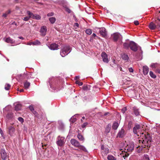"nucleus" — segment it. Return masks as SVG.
I'll return each instance as SVG.
<instances>
[{"mask_svg":"<svg viewBox=\"0 0 160 160\" xmlns=\"http://www.w3.org/2000/svg\"><path fill=\"white\" fill-rule=\"evenodd\" d=\"M13 117V114L11 112L8 113L7 115V117L9 118H12Z\"/></svg>","mask_w":160,"mask_h":160,"instance_id":"obj_41","label":"nucleus"},{"mask_svg":"<svg viewBox=\"0 0 160 160\" xmlns=\"http://www.w3.org/2000/svg\"><path fill=\"white\" fill-rule=\"evenodd\" d=\"M9 134L11 136H12L15 132V129L12 126H9L8 128Z\"/></svg>","mask_w":160,"mask_h":160,"instance_id":"obj_13","label":"nucleus"},{"mask_svg":"<svg viewBox=\"0 0 160 160\" xmlns=\"http://www.w3.org/2000/svg\"><path fill=\"white\" fill-rule=\"evenodd\" d=\"M72 50V48L68 45H65L61 49L60 54L62 57H64L69 53Z\"/></svg>","mask_w":160,"mask_h":160,"instance_id":"obj_4","label":"nucleus"},{"mask_svg":"<svg viewBox=\"0 0 160 160\" xmlns=\"http://www.w3.org/2000/svg\"><path fill=\"white\" fill-rule=\"evenodd\" d=\"M30 18H31V17H30V15H29V17H24L23 18H22V19L24 21H28Z\"/></svg>","mask_w":160,"mask_h":160,"instance_id":"obj_39","label":"nucleus"},{"mask_svg":"<svg viewBox=\"0 0 160 160\" xmlns=\"http://www.w3.org/2000/svg\"><path fill=\"white\" fill-rule=\"evenodd\" d=\"M11 11L10 10H8V11H7L5 13L6 14H7V15L9 14L11 12Z\"/></svg>","mask_w":160,"mask_h":160,"instance_id":"obj_59","label":"nucleus"},{"mask_svg":"<svg viewBox=\"0 0 160 160\" xmlns=\"http://www.w3.org/2000/svg\"><path fill=\"white\" fill-rule=\"evenodd\" d=\"M57 140L56 143L58 146L62 147L64 145L66 141L64 137L58 136L57 138Z\"/></svg>","mask_w":160,"mask_h":160,"instance_id":"obj_5","label":"nucleus"},{"mask_svg":"<svg viewBox=\"0 0 160 160\" xmlns=\"http://www.w3.org/2000/svg\"><path fill=\"white\" fill-rule=\"evenodd\" d=\"M75 83L78 84L79 86H82L83 84L82 82H81L78 80H76L75 82Z\"/></svg>","mask_w":160,"mask_h":160,"instance_id":"obj_40","label":"nucleus"},{"mask_svg":"<svg viewBox=\"0 0 160 160\" xmlns=\"http://www.w3.org/2000/svg\"><path fill=\"white\" fill-rule=\"evenodd\" d=\"M29 109L31 110V112H32V111H33V110H34V108H33V107L32 106H30L29 107Z\"/></svg>","mask_w":160,"mask_h":160,"instance_id":"obj_49","label":"nucleus"},{"mask_svg":"<svg viewBox=\"0 0 160 160\" xmlns=\"http://www.w3.org/2000/svg\"><path fill=\"white\" fill-rule=\"evenodd\" d=\"M49 20L52 24H53L56 20L55 18L53 17L50 18Z\"/></svg>","mask_w":160,"mask_h":160,"instance_id":"obj_30","label":"nucleus"},{"mask_svg":"<svg viewBox=\"0 0 160 160\" xmlns=\"http://www.w3.org/2000/svg\"><path fill=\"white\" fill-rule=\"evenodd\" d=\"M138 147H140V148L139 149H140V148H141V150H139V151L138 152H140L141 151H142V148H142V147H141V145H140V147H139V145H138V146L137 147V148H138Z\"/></svg>","mask_w":160,"mask_h":160,"instance_id":"obj_57","label":"nucleus"},{"mask_svg":"<svg viewBox=\"0 0 160 160\" xmlns=\"http://www.w3.org/2000/svg\"><path fill=\"white\" fill-rule=\"evenodd\" d=\"M134 148V144L133 143H131L127 145L125 148V151H122V153L121 154L122 156L124 158L127 157L129 153L128 152H131L133 150Z\"/></svg>","mask_w":160,"mask_h":160,"instance_id":"obj_3","label":"nucleus"},{"mask_svg":"<svg viewBox=\"0 0 160 160\" xmlns=\"http://www.w3.org/2000/svg\"><path fill=\"white\" fill-rule=\"evenodd\" d=\"M101 152L103 156H105L108 153L109 149L107 148H105L104 145L101 146Z\"/></svg>","mask_w":160,"mask_h":160,"instance_id":"obj_9","label":"nucleus"},{"mask_svg":"<svg viewBox=\"0 0 160 160\" xmlns=\"http://www.w3.org/2000/svg\"><path fill=\"white\" fill-rule=\"evenodd\" d=\"M33 42V45H39L41 44V42L38 40H36Z\"/></svg>","mask_w":160,"mask_h":160,"instance_id":"obj_31","label":"nucleus"},{"mask_svg":"<svg viewBox=\"0 0 160 160\" xmlns=\"http://www.w3.org/2000/svg\"><path fill=\"white\" fill-rule=\"evenodd\" d=\"M11 87V85L9 84H7L5 86V89L7 90H9Z\"/></svg>","mask_w":160,"mask_h":160,"instance_id":"obj_37","label":"nucleus"},{"mask_svg":"<svg viewBox=\"0 0 160 160\" xmlns=\"http://www.w3.org/2000/svg\"><path fill=\"white\" fill-rule=\"evenodd\" d=\"M83 90H89V89L88 88V86H84L83 87Z\"/></svg>","mask_w":160,"mask_h":160,"instance_id":"obj_45","label":"nucleus"},{"mask_svg":"<svg viewBox=\"0 0 160 160\" xmlns=\"http://www.w3.org/2000/svg\"><path fill=\"white\" fill-rule=\"evenodd\" d=\"M49 48L51 50H55L58 49V45L56 43H52L48 46Z\"/></svg>","mask_w":160,"mask_h":160,"instance_id":"obj_17","label":"nucleus"},{"mask_svg":"<svg viewBox=\"0 0 160 160\" xmlns=\"http://www.w3.org/2000/svg\"><path fill=\"white\" fill-rule=\"evenodd\" d=\"M101 56L103 62L106 63L108 62V55L106 53L104 52H102L101 54Z\"/></svg>","mask_w":160,"mask_h":160,"instance_id":"obj_10","label":"nucleus"},{"mask_svg":"<svg viewBox=\"0 0 160 160\" xmlns=\"http://www.w3.org/2000/svg\"><path fill=\"white\" fill-rule=\"evenodd\" d=\"M18 38L21 39H22V40H23V37H18Z\"/></svg>","mask_w":160,"mask_h":160,"instance_id":"obj_63","label":"nucleus"},{"mask_svg":"<svg viewBox=\"0 0 160 160\" xmlns=\"http://www.w3.org/2000/svg\"><path fill=\"white\" fill-rule=\"evenodd\" d=\"M126 134L125 130L123 128H121L120 131H119L117 135V137L119 138L123 137Z\"/></svg>","mask_w":160,"mask_h":160,"instance_id":"obj_11","label":"nucleus"},{"mask_svg":"<svg viewBox=\"0 0 160 160\" xmlns=\"http://www.w3.org/2000/svg\"><path fill=\"white\" fill-rule=\"evenodd\" d=\"M79 79V76H76L75 78V80H77L78 79Z\"/></svg>","mask_w":160,"mask_h":160,"instance_id":"obj_61","label":"nucleus"},{"mask_svg":"<svg viewBox=\"0 0 160 160\" xmlns=\"http://www.w3.org/2000/svg\"><path fill=\"white\" fill-rule=\"evenodd\" d=\"M111 37L114 42H116L118 40H122V36L118 32L114 33L111 35Z\"/></svg>","mask_w":160,"mask_h":160,"instance_id":"obj_6","label":"nucleus"},{"mask_svg":"<svg viewBox=\"0 0 160 160\" xmlns=\"http://www.w3.org/2000/svg\"><path fill=\"white\" fill-rule=\"evenodd\" d=\"M92 38H93L95 39H97V38H98V37L97 36L96 34L94 33H93L92 34Z\"/></svg>","mask_w":160,"mask_h":160,"instance_id":"obj_46","label":"nucleus"},{"mask_svg":"<svg viewBox=\"0 0 160 160\" xmlns=\"http://www.w3.org/2000/svg\"><path fill=\"white\" fill-rule=\"evenodd\" d=\"M76 156H75V158H81L82 157V155L81 154H79V155H76Z\"/></svg>","mask_w":160,"mask_h":160,"instance_id":"obj_54","label":"nucleus"},{"mask_svg":"<svg viewBox=\"0 0 160 160\" xmlns=\"http://www.w3.org/2000/svg\"><path fill=\"white\" fill-rule=\"evenodd\" d=\"M134 24L136 25H138L139 24V22L138 21H134Z\"/></svg>","mask_w":160,"mask_h":160,"instance_id":"obj_53","label":"nucleus"},{"mask_svg":"<svg viewBox=\"0 0 160 160\" xmlns=\"http://www.w3.org/2000/svg\"><path fill=\"white\" fill-rule=\"evenodd\" d=\"M88 124V123L87 122H85L83 123L82 125V128H84L86 127L87 125Z\"/></svg>","mask_w":160,"mask_h":160,"instance_id":"obj_44","label":"nucleus"},{"mask_svg":"<svg viewBox=\"0 0 160 160\" xmlns=\"http://www.w3.org/2000/svg\"><path fill=\"white\" fill-rule=\"evenodd\" d=\"M18 119L20 122L22 123L23 122V119L21 117H19L18 118Z\"/></svg>","mask_w":160,"mask_h":160,"instance_id":"obj_47","label":"nucleus"},{"mask_svg":"<svg viewBox=\"0 0 160 160\" xmlns=\"http://www.w3.org/2000/svg\"><path fill=\"white\" fill-rule=\"evenodd\" d=\"M32 44L33 45V42H28L27 43V45H31Z\"/></svg>","mask_w":160,"mask_h":160,"instance_id":"obj_56","label":"nucleus"},{"mask_svg":"<svg viewBox=\"0 0 160 160\" xmlns=\"http://www.w3.org/2000/svg\"><path fill=\"white\" fill-rule=\"evenodd\" d=\"M149 71V68L147 66L143 67V72L144 75H146L148 74Z\"/></svg>","mask_w":160,"mask_h":160,"instance_id":"obj_19","label":"nucleus"},{"mask_svg":"<svg viewBox=\"0 0 160 160\" xmlns=\"http://www.w3.org/2000/svg\"><path fill=\"white\" fill-rule=\"evenodd\" d=\"M141 127L140 125H136L133 128V132L135 134H137L138 133V130L141 128Z\"/></svg>","mask_w":160,"mask_h":160,"instance_id":"obj_18","label":"nucleus"},{"mask_svg":"<svg viewBox=\"0 0 160 160\" xmlns=\"http://www.w3.org/2000/svg\"><path fill=\"white\" fill-rule=\"evenodd\" d=\"M130 49L136 52L138 50V47L136 43L133 41L130 42Z\"/></svg>","mask_w":160,"mask_h":160,"instance_id":"obj_7","label":"nucleus"},{"mask_svg":"<svg viewBox=\"0 0 160 160\" xmlns=\"http://www.w3.org/2000/svg\"><path fill=\"white\" fill-rule=\"evenodd\" d=\"M99 33L102 37H105L107 35L106 31L105 28H102L100 29Z\"/></svg>","mask_w":160,"mask_h":160,"instance_id":"obj_14","label":"nucleus"},{"mask_svg":"<svg viewBox=\"0 0 160 160\" xmlns=\"http://www.w3.org/2000/svg\"><path fill=\"white\" fill-rule=\"evenodd\" d=\"M132 127V121H130L128 123V129H130Z\"/></svg>","mask_w":160,"mask_h":160,"instance_id":"obj_36","label":"nucleus"},{"mask_svg":"<svg viewBox=\"0 0 160 160\" xmlns=\"http://www.w3.org/2000/svg\"><path fill=\"white\" fill-rule=\"evenodd\" d=\"M22 107V105L21 104H17L15 107V110L16 111H18L21 109Z\"/></svg>","mask_w":160,"mask_h":160,"instance_id":"obj_21","label":"nucleus"},{"mask_svg":"<svg viewBox=\"0 0 160 160\" xmlns=\"http://www.w3.org/2000/svg\"><path fill=\"white\" fill-rule=\"evenodd\" d=\"M108 160H115V157L112 155H108Z\"/></svg>","mask_w":160,"mask_h":160,"instance_id":"obj_34","label":"nucleus"},{"mask_svg":"<svg viewBox=\"0 0 160 160\" xmlns=\"http://www.w3.org/2000/svg\"><path fill=\"white\" fill-rule=\"evenodd\" d=\"M77 137L79 140L80 141H84V138L83 136L81 134L78 133L77 135Z\"/></svg>","mask_w":160,"mask_h":160,"instance_id":"obj_24","label":"nucleus"},{"mask_svg":"<svg viewBox=\"0 0 160 160\" xmlns=\"http://www.w3.org/2000/svg\"><path fill=\"white\" fill-rule=\"evenodd\" d=\"M71 143L76 147H79L80 143L74 139H72L70 140Z\"/></svg>","mask_w":160,"mask_h":160,"instance_id":"obj_12","label":"nucleus"},{"mask_svg":"<svg viewBox=\"0 0 160 160\" xmlns=\"http://www.w3.org/2000/svg\"><path fill=\"white\" fill-rule=\"evenodd\" d=\"M79 26L78 24V23H74V26L78 27Z\"/></svg>","mask_w":160,"mask_h":160,"instance_id":"obj_60","label":"nucleus"},{"mask_svg":"<svg viewBox=\"0 0 160 160\" xmlns=\"http://www.w3.org/2000/svg\"><path fill=\"white\" fill-rule=\"evenodd\" d=\"M85 32L88 35L91 34L92 32V30L89 29H86Z\"/></svg>","mask_w":160,"mask_h":160,"instance_id":"obj_35","label":"nucleus"},{"mask_svg":"<svg viewBox=\"0 0 160 160\" xmlns=\"http://www.w3.org/2000/svg\"><path fill=\"white\" fill-rule=\"evenodd\" d=\"M32 113L34 114L36 116H37L38 115V113L37 112L35 111H34V110H33V111H32Z\"/></svg>","mask_w":160,"mask_h":160,"instance_id":"obj_51","label":"nucleus"},{"mask_svg":"<svg viewBox=\"0 0 160 160\" xmlns=\"http://www.w3.org/2000/svg\"><path fill=\"white\" fill-rule=\"evenodd\" d=\"M141 139L139 140V147L141 145L142 148H149L150 147L152 138L149 134H144Z\"/></svg>","mask_w":160,"mask_h":160,"instance_id":"obj_1","label":"nucleus"},{"mask_svg":"<svg viewBox=\"0 0 160 160\" xmlns=\"http://www.w3.org/2000/svg\"><path fill=\"white\" fill-rule=\"evenodd\" d=\"M111 125L110 124H108L106 126L105 129V132L107 133H109L111 129Z\"/></svg>","mask_w":160,"mask_h":160,"instance_id":"obj_26","label":"nucleus"},{"mask_svg":"<svg viewBox=\"0 0 160 160\" xmlns=\"http://www.w3.org/2000/svg\"><path fill=\"white\" fill-rule=\"evenodd\" d=\"M130 43H124L123 44V46L124 48L126 49H128L130 47Z\"/></svg>","mask_w":160,"mask_h":160,"instance_id":"obj_29","label":"nucleus"},{"mask_svg":"<svg viewBox=\"0 0 160 160\" xmlns=\"http://www.w3.org/2000/svg\"><path fill=\"white\" fill-rule=\"evenodd\" d=\"M7 14L5 13L3 14L2 16L4 18H6L7 16Z\"/></svg>","mask_w":160,"mask_h":160,"instance_id":"obj_58","label":"nucleus"},{"mask_svg":"<svg viewBox=\"0 0 160 160\" xmlns=\"http://www.w3.org/2000/svg\"><path fill=\"white\" fill-rule=\"evenodd\" d=\"M20 92H22L24 91V90L23 89H21L19 90Z\"/></svg>","mask_w":160,"mask_h":160,"instance_id":"obj_62","label":"nucleus"},{"mask_svg":"<svg viewBox=\"0 0 160 160\" xmlns=\"http://www.w3.org/2000/svg\"><path fill=\"white\" fill-rule=\"evenodd\" d=\"M47 31V27L45 26L42 27L40 29V32L42 35L45 36Z\"/></svg>","mask_w":160,"mask_h":160,"instance_id":"obj_15","label":"nucleus"},{"mask_svg":"<svg viewBox=\"0 0 160 160\" xmlns=\"http://www.w3.org/2000/svg\"><path fill=\"white\" fill-rule=\"evenodd\" d=\"M1 156L2 159L5 160L7 157V153L5 150L2 149L1 150Z\"/></svg>","mask_w":160,"mask_h":160,"instance_id":"obj_16","label":"nucleus"},{"mask_svg":"<svg viewBox=\"0 0 160 160\" xmlns=\"http://www.w3.org/2000/svg\"><path fill=\"white\" fill-rule=\"evenodd\" d=\"M126 107H125V108H123L122 109V112L124 113H125L126 112Z\"/></svg>","mask_w":160,"mask_h":160,"instance_id":"obj_50","label":"nucleus"},{"mask_svg":"<svg viewBox=\"0 0 160 160\" xmlns=\"http://www.w3.org/2000/svg\"><path fill=\"white\" fill-rule=\"evenodd\" d=\"M149 28L152 30L160 28V12L158 14L157 20H155V22H151L149 24Z\"/></svg>","mask_w":160,"mask_h":160,"instance_id":"obj_2","label":"nucleus"},{"mask_svg":"<svg viewBox=\"0 0 160 160\" xmlns=\"http://www.w3.org/2000/svg\"><path fill=\"white\" fill-rule=\"evenodd\" d=\"M155 72L156 73L160 74V65L158 68L155 70Z\"/></svg>","mask_w":160,"mask_h":160,"instance_id":"obj_38","label":"nucleus"},{"mask_svg":"<svg viewBox=\"0 0 160 160\" xmlns=\"http://www.w3.org/2000/svg\"><path fill=\"white\" fill-rule=\"evenodd\" d=\"M78 147V148L81 150H82L84 152H86L87 151V150L83 146L80 145V144L79 145V147Z\"/></svg>","mask_w":160,"mask_h":160,"instance_id":"obj_32","label":"nucleus"},{"mask_svg":"<svg viewBox=\"0 0 160 160\" xmlns=\"http://www.w3.org/2000/svg\"><path fill=\"white\" fill-rule=\"evenodd\" d=\"M118 123L116 122H114L112 126V128L114 130H116L118 127Z\"/></svg>","mask_w":160,"mask_h":160,"instance_id":"obj_25","label":"nucleus"},{"mask_svg":"<svg viewBox=\"0 0 160 160\" xmlns=\"http://www.w3.org/2000/svg\"><path fill=\"white\" fill-rule=\"evenodd\" d=\"M30 84L29 82H28L27 81H26L24 83V88L26 89H28L30 86Z\"/></svg>","mask_w":160,"mask_h":160,"instance_id":"obj_27","label":"nucleus"},{"mask_svg":"<svg viewBox=\"0 0 160 160\" xmlns=\"http://www.w3.org/2000/svg\"><path fill=\"white\" fill-rule=\"evenodd\" d=\"M129 72H133V70L132 68H129Z\"/></svg>","mask_w":160,"mask_h":160,"instance_id":"obj_55","label":"nucleus"},{"mask_svg":"<svg viewBox=\"0 0 160 160\" xmlns=\"http://www.w3.org/2000/svg\"><path fill=\"white\" fill-rule=\"evenodd\" d=\"M149 74L150 76L152 78H155L156 77L155 75L152 71H150L149 72Z\"/></svg>","mask_w":160,"mask_h":160,"instance_id":"obj_33","label":"nucleus"},{"mask_svg":"<svg viewBox=\"0 0 160 160\" xmlns=\"http://www.w3.org/2000/svg\"><path fill=\"white\" fill-rule=\"evenodd\" d=\"M119 68L120 69V70H121V71H122V68H121L120 66H119Z\"/></svg>","mask_w":160,"mask_h":160,"instance_id":"obj_64","label":"nucleus"},{"mask_svg":"<svg viewBox=\"0 0 160 160\" xmlns=\"http://www.w3.org/2000/svg\"><path fill=\"white\" fill-rule=\"evenodd\" d=\"M65 10L69 13L71 12V10L68 7H66L65 8Z\"/></svg>","mask_w":160,"mask_h":160,"instance_id":"obj_43","label":"nucleus"},{"mask_svg":"<svg viewBox=\"0 0 160 160\" xmlns=\"http://www.w3.org/2000/svg\"><path fill=\"white\" fill-rule=\"evenodd\" d=\"M133 110L135 115L136 116H138L139 115V110L138 108H137L136 107H134L133 108Z\"/></svg>","mask_w":160,"mask_h":160,"instance_id":"obj_20","label":"nucleus"},{"mask_svg":"<svg viewBox=\"0 0 160 160\" xmlns=\"http://www.w3.org/2000/svg\"><path fill=\"white\" fill-rule=\"evenodd\" d=\"M27 14L28 15H30V17L33 19L36 20H40L41 18V16L38 15H34L31 12L29 11H28L27 12Z\"/></svg>","mask_w":160,"mask_h":160,"instance_id":"obj_8","label":"nucleus"},{"mask_svg":"<svg viewBox=\"0 0 160 160\" xmlns=\"http://www.w3.org/2000/svg\"><path fill=\"white\" fill-rule=\"evenodd\" d=\"M54 15V13L52 12H50L49 13H48L47 14V16L48 17H50L53 16Z\"/></svg>","mask_w":160,"mask_h":160,"instance_id":"obj_48","label":"nucleus"},{"mask_svg":"<svg viewBox=\"0 0 160 160\" xmlns=\"http://www.w3.org/2000/svg\"><path fill=\"white\" fill-rule=\"evenodd\" d=\"M5 41L8 43L11 44L13 43L14 42V41L10 37L7 38L5 40Z\"/></svg>","mask_w":160,"mask_h":160,"instance_id":"obj_22","label":"nucleus"},{"mask_svg":"<svg viewBox=\"0 0 160 160\" xmlns=\"http://www.w3.org/2000/svg\"><path fill=\"white\" fill-rule=\"evenodd\" d=\"M143 160H149L148 156L147 155H144Z\"/></svg>","mask_w":160,"mask_h":160,"instance_id":"obj_42","label":"nucleus"},{"mask_svg":"<svg viewBox=\"0 0 160 160\" xmlns=\"http://www.w3.org/2000/svg\"><path fill=\"white\" fill-rule=\"evenodd\" d=\"M160 65L159 64L157 63H152L151 65V67L152 68H155L156 69L158 68Z\"/></svg>","mask_w":160,"mask_h":160,"instance_id":"obj_28","label":"nucleus"},{"mask_svg":"<svg viewBox=\"0 0 160 160\" xmlns=\"http://www.w3.org/2000/svg\"><path fill=\"white\" fill-rule=\"evenodd\" d=\"M0 133L1 134L3 138H5V137L4 136V134H3V132L2 131L1 129H0Z\"/></svg>","mask_w":160,"mask_h":160,"instance_id":"obj_52","label":"nucleus"},{"mask_svg":"<svg viewBox=\"0 0 160 160\" xmlns=\"http://www.w3.org/2000/svg\"><path fill=\"white\" fill-rule=\"evenodd\" d=\"M122 58L123 60L126 61H128L129 58L128 55L125 53L122 54Z\"/></svg>","mask_w":160,"mask_h":160,"instance_id":"obj_23","label":"nucleus"}]
</instances>
